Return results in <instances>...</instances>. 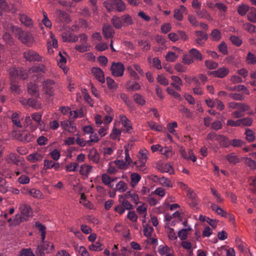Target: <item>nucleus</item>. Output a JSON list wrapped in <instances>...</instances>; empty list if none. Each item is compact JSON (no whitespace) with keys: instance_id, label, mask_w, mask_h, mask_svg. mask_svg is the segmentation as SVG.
Here are the masks:
<instances>
[{"instance_id":"nucleus-61","label":"nucleus","mask_w":256,"mask_h":256,"mask_svg":"<svg viewBox=\"0 0 256 256\" xmlns=\"http://www.w3.org/2000/svg\"><path fill=\"white\" fill-rule=\"evenodd\" d=\"M247 16L248 20L252 22H256V9L253 8L251 10Z\"/></svg>"},{"instance_id":"nucleus-46","label":"nucleus","mask_w":256,"mask_h":256,"mask_svg":"<svg viewBox=\"0 0 256 256\" xmlns=\"http://www.w3.org/2000/svg\"><path fill=\"white\" fill-rule=\"evenodd\" d=\"M26 220H27L26 219L24 218L21 214H17L16 215L12 224L14 225H17L20 224V222Z\"/></svg>"},{"instance_id":"nucleus-5","label":"nucleus","mask_w":256,"mask_h":256,"mask_svg":"<svg viewBox=\"0 0 256 256\" xmlns=\"http://www.w3.org/2000/svg\"><path fill=\"white\" fill-rule=\"evenodd\" d=\"M55 83L53 80L47 79L42 82V90L48 96L54 95Z\"/></svg>"},{"instance_id":"nucleus-19","label":"nucleus","mask_w":256,"mask_h":256,"mask_svg":"<svg viewBox=\"0 0 256 256\" xmlns=\"http://www.w3.org/2000/svg\"><path fill=\"white\" fill-rule=\"evenodd\" d=\"M102 32L106 38H111L114 34V31L112 27L110 24H104L102 28Z\"/></svg>"},{"instance_id":"nucleus-38","label":"nucleus","mask_w":256,"mask_h":256,"mask_svg":"<svg viewBox=\"0 0 256 256\" xmlns=\"http://www.w3.org/2000/svg\"><path fill=\"white\" fill-rule=\"evenodd\" d=\"M119 197V201L125 210H131L134 208V206L128 200H126V198H122L120 196Z\"/></svg>"},{"instance_id":"nucleus-47","label":"nucleus","mask_w":256,"mask_h":256,"mask_svg":"<svg viewBox=\"0 0 256 256\" xmlns=\"http://www.w3.org/2000/svg\"><path fill=\"white\" fill-rule=\"evenodd\" d=\"M148 152L146 150H140L138 157V160L146 162Z\"/></svg>"},{"instance_id":"nucleus-37","label":"nucleus","mask_w":256,"mask_h":256,"mask_svg":"<svg viewBox=\"0 0 256 256\" xmlns=\"http://www.w3.org/2000/svg\"><path fill=\"white\" fill-rule=\"evenodd\" d=\"M90 46L88 44H76L75 46V49L80 52H87L90 50Z\"/></svg>"},{"instance_id":"nucleus-30","label":"nucleus","mask_w":256,"mask_h":256,"mask_svg":"<svg viewBox=\"0 0 256 256\" xmlns=\"http://www.w3.org/2000/svg\"><path fill=\"white\" fill-rule=\"evenodd\" d=\"M35 226L38 228L39 232L41 233V239L42 241H44L46 238V226L39 222H36Z\"/></svg>"},{"instance_id":"nucleus-26","label":"nucleus","mask_w":256,"mask_h":256,"mask_svg":"<svg viewBox=\"0 0 256 256\" xmlns=\"http://www.w3.org/2000/svg\"><path fill=\"white\" fill-rule=\"evenodd\" d=\"M92 166L86 164H83L80 168V173L82 176H88L92 172Z\"/></svg>"},{"instance_id":"nucleus-52","label":"nucleus","mask_w":256,"mask_h":256,"mask_svg":"<svg viewBox=\"0 0 256 256\" xmlns=\"http://www.w3.org/2000/svg\"><path fill=\"white\" fill-rule=\"evenodd\" d=\"M32 118L40 126H42V114L39 112H35L32 114Z\"/></svg>"},{"instance_id":"nucleus-13","label":"nucleus","mask_w":256,"mask_h":256,"mask_svg":"<svg viewBox=\"0 0 256 256\" xmlns=\"http://www.w3.org/2000/svg\"><path fill=\"white\" fill-rule=\"evenodd\" d=\"M35 138L34 135L28 132H22L18 134V138L24 142H28L32 141Z\"/></svg>"},{"instance_id":"nucleus-40","label":"nucleus","mask_w":256,"mask_h":256,"mask_svg":"<svg viewBox=\"0 0 256 256\" xmlns=\"http://www.w3.org/2000/svg\"><path fill=\"white\" fill-rule=\"evenodd\" d=\"M27 194H29L32 197L37 198H41L42 196V194L40 191L35 188H32V190H28Z\"/></svg>"},{"instance_id":"nucleus-7","label":"nucleus","mask_w":256,"mask_h":256,"mask_svg":"<svg viewBox=\"0 0 256 256\" xmlns=\"http://www.w3.org/2000/svg\"><path fill=\"white\" fill-rule=\"evenodd\" d=\"M24 57L28 62H40L42 60V57L35 51L28 50L24 52Z\"/></svg>"},{"instance_id":"nucleus-41","label":"nucleus","mask_w":256,"mask_h":256,"mask_svg":"<svg viewBox=\"0 0 256 256\" xmlns=\"http://www.w3.org/2000/svg\"><path fill=\"white\" fill-rule=\"evenodd\" d=\"M244 162L246 166L250 170H255L256 169V162L253 160H252L250 158H244Z\"/></svg>"},{"instance_id":"nucleus-21","label":"nucleus","mask_w":256,"mask_h":256,"mask_svg":"<svg viewBox=\"0 0 256 256\" xmlns=\"http://www.w3.org/2000/svg\"><path fill=\"white\" fill-rule=\"evenodd\" d=\"M126 88L129 91H136L140 90L141 86L138 82L130 80L127 82Z\"/></svg>"},{"instance_id":"nucleus-16","label":"nucleus","mask_w":256,"mask_h":256,"mask_svg":"<svg viewBox=\"0 0 256 256\" xmlns=\"http://www.w3.org/2000/svg\"><path fill=\"white\" fill-rule=\"evenodd\" d=\"M53 168L56 171L60 170L59 162H54L52 160H44V169L45 170Z\"/></svg>"},{"instance_id":"nucleus-18","label":"nucleus","mask_w":256,"mask_h":256,"mask_svg":"<svg viewBox=\"0 0 256 256\" xmlns=\"http://www.w3.org/2000/svg\"><path fill=\"white\" fill-rule=\"evenodd\" d=\"M228 73V69L226 68L222 67L218 68L216 70L212 72L210 74L216 78H223L226 76Z\"/></svg>"},{"instance_id":"nucleus-25","label":"nucleus","mask_w":256,"mask_h":256,"mask_svg":"<svg viewBox=\"0 0 256 256\" xmlns=\"http://www.w3.org/2000/svg\"><path fill=\"white\" fill-rule=\"evenodd\" d=\"M42 156L39 153H32L28 155L27 160L31 162H36L41 161L42 159Z\"/></svg>"},{"instance_id":"nucleus-2","label":"nucleus","mask_w":256,"mask_h":256,"mask_svg":"<svg viewBox=\"0 0 256 256\" xmlns=\"http://www.w3.org/2000/svg\"><path fill=\"white\" fill-rule=\"evenodd\" d=\"M14 34L18 38L21 42L30 46L34 42V38L32 34L30 32L24 31L22 28L16 26L13 28Z\"/></svg>"},{"instance_id":"nucleus-50","label":"nucleus","mask_w":256,"mask_h":256,"mask_svg":"<svg viewBox=\"0 0 256 256\" xmlns=\"http://www.w3.org/2000/svg\"><path fill=\"white\" fill-rule=\"evenodd\" d=\"M106 80L108 86L110 90H116V89L117 84L113 79L110 77H107Z\"/></svg>"},{"instance_id":"nucleus-54","label":"nucleus","mask_w":256,"mask_h":256,"mask_svg":"<svg viewBox=\"0 0 256 256\" xmlns=\"http://www.w3.org/2000/svg\"><path fill=\"white\" fill-rule=\"evenodd\" d=\"M126 70L129 75L134 80H138L140 79V77L136 72L131 66H128Z\"/></svg>"},{"instance_id":"nucleus-14","label":"nucleus","mask_w":256,"mask_h":256,"mask_svg":"<svg viewBox=\"0 0 256 256\" xmlns=\"http://www.w3.org/2000/svg\"><path fill=\"white\" fill-rule=\"evenodd\" d=\"M42 242V244L38 247V250H39L40 254H42L45 250L48 253L54 250V246L51 242H45L44 240Z\"/></svg>"},{"instance_id":"nucleus-58","label":"nucleus","mask_w":256,"mask_h":256,"mask_svg":"<svg viewBox=\"0 0 256 256\" xmlns=\"http://www.w3.org/2000/svg\"><path fill=\"white\" fill-rule=\"evenodd\" d=\"M138 45L140 46H143L142 48L145 51L149 50L151 46V44L150 43L142 40H138Z\"/></svg>"},{"instance_id":"nucleus-57","label":"nucleus","mask_w":256,"mask_h":256,"mask_svg":"<svg viewBox=\"0 0 256 256\" xmlns=\"http://www.w3.org/2000/svg\"><path fill=\"white\" fill-rule=\"evenodd\" d=\"M34 72H44L46 70L45 66L42 64H40L38 66H34L30 70Z\"/></svg>"},{"instance_id":"nucleus-43","label":"nucleus","mask_w":256,"mask_h":256,"mask_svg":"<svg viewBox=\"0 0 256 256\" xmlns=\"http://www.w3.org/2000/svg\"><path fill=\"white\" fill-rule=\"evenodd\" d=\"M246 62L249 64H256V55L248 52L246 58Z\"/></svg>"},{"instance_id":"nucleus-56","label":"nucleus","mask_w":256,"mask_h":256,"mask_svg":"<svg viewBox=\"0 0 256 256\" xmlns=\"http://www.w3.org/2000/svg\"><path fill=\"white\" fill-rule=\"evenodd\" d=\"M178 58V55L172 52H169L165 57L166 60L170 62H174Z\"/></svg>"},{"instance_id":"nucleus-4","label":"nucleus","mask_w":256,"mask_h":256,"mask_svg":"<svg viewBox=\"0 0 256 256\" xmlns=\"http://www.w3.org/2000/svg\"><path fill=\"white\" fill-rule=\"evenodd\" d=\"M16 26H13L7 22L3 23V29L4 34L3 36L4 40L8 45L12 46L14 44V38L10 34V32L14 34L13 28Z\"/></svg>"},{"instance_id":"nucleus-17","label":"nucleus","mask_w":256,"mask_h":256,"mask_svg":"<svg viewBox=\"0 0 256 256\" xmlns=\"http://www.w3.org/2000/svg\"><path fill=\"white\" fill-rule=\"evenodd\" d=\"M19 20L21 23L28 28H32L33 21L30 18L24 14H19Z\"/></svg>"},{"instance_id":"nucleus-49","label":"nucleus","mask_w":256,"mask_h":256,"mask_svg":"<svg viewBox=\"0 0 256 256\" xmlns=\"http://www.w3.org/2000/svg\"><path fill=\"white\" fill-rule=\"evenodd\" d=\"M134 99L135 102L140 105L143 106L146 103L144 96L138 94H136L134 96Z\"/></svg>"},{"instance_id":"nucleus-1","label":"nucleus","mask_w":256,"mask_h":256,"mask_svg":"<svg viewBox=\"0 0 256 256\" xmlns=\"http://www.w3.org/2000/svg\"><path fill=\"white\" fill-rule=\"evenodd\" d=\"M10 78V88L13 92L20 93V89L16 80L18 79L26 80L28 78L26 70L21 68H12L9 70Z\"/></svg>"},{"instance_id":"nucleus-39","label":"nucleus","mask_w":256,"mask_h":256,"mask_svg":"<svg viewBox=\"0 0 256 256\" xmlns=\"http://www.w3.org/2000/svg\"><path fill=\"white\" fill-rule=\"evenodd\" d=\"M140 176L136 173H132L130 175L131 185L134 188L140 180Z\"/></svg>"},{"instance_id":"nucleus-32","label":"nucleus","mask_w":256,"mask_h":256,"mask_svg":"<svg viewBox=\"0 0 256 256\" xmlns=\"http://www.w3.org/2000/svg\"><path fill=\"white\" fill-rule=\"evenodd\" d=\"M111 22L116 28L120 29L123 26L121 17L114 16L112 18Z\"/></svg>"},{"instance_id":"nucleus-60","label":"nucleus","mask_w":256,"mask_h":256,"mask_svg":"<svg viewBox=\"0 0 256 256\" xmlns=\"http://www.w3.org/2000/svg\"><path fill=\"white\" fill-rule=\"evenodd\" d=\"M214 40L218 41L221 38V34L218 29H214L212 30L210 34Z\"/></svg>"},{"instance_id":"nucleus-53","label":"nucleus","mask_w":256,"mask_h":256,"mask_svg":"<svg viewBox=\"0 0 256 256\" xmlns=\"http://www.w3.org/2000/svg\"><path fill=\"white\" fill-rule=\"evenodd\" d=\"M249 10V7L246 4L240 5L238 8V12L240 16H244Z\"/></svg>"},{"instance_id":"nucleus-63","label":"nucleus","mask_w":256,"mask_h":256,"mask_svg":"<svg viewBox=\"0 0 256 256\" xmlns=\"http://www.w3.org/2000/svg\"><path fill=\"white\" fill-rule=\"evenodd\" d=\"M178 124L176 122H174L172 123H168L167 125V128L169 132L174 135L176 134V131L174 130L175 128H177Z\"/></svg>"},{"instance_id":"nucleus-31","label":"nucleus","mask_w":256,"mask_h":256,"mask_svg":"<svg viewBox=\"0 0 256 256\" xmlns=\"http://www.w3.org/2000/svg\"><path fill=\"white\" fill-rule=\"evenodd\" d=\"M13 124L18 128H22V124L20 121V115L16 112H14L11 116Z\"/></svg>"},{"instance_id":"nucleus-6","label":"nucleus","mask_w":256,"mask_h":256,"mask_svg":"<svg viewBox=\"0 0 256 256\" xmlns=\"http://www.w3.org/2000/svg\"><path fill=\"white\" fill-rule=\"evenodd\" d=\"M125 68L124 65L120 62H113L110 67L112 74L114 77H120L124 74Z\"/></svg>"},{"instance_id":"nucleus-45","label":"nucleus","mask_w":256,"mask_h":256,"mask_svg":"<svg viewBox=\"0 0 256 256\" xmlns=\"http://www.w3.org/2000/svg\"><path fill=\"white\" fill-rule=\"evenodd\" d=\"M246 138L248 142H253L255 140L254 132L250 129L246 128L245 132Z\"/></svg>"},{"instance_id":"nucleus-28","label":"nucleus","mask_w":256,"mask_h":256,"mask_svg":"<svg viewBox=\"0 0 256 256\" xmlns=\"http://www.w3.org/2000/svg\"><path fill=\"white\" fill-rule=\"evenodd\" d=\"M146 163L145 162L138 160L134 162V164L138 170L142 172L144 174H146L148 170L146 166Z\"/></svg>"},{"instance_id":"nucleus-20","label":"nucleus","mask_w":256,"mask_h":256,"mask_svg":"<svg viewBox=\"0 0 256 256\" xmlns=\"http://www.w3.org/2000/svg\"><path fill=\"white\" fill-rule=\"evenodd\" d=\"M120 120L122 126L126 128V132H129L132 130V124L130 120H129L124 114H120Z\"/></svg>"},{"instance_id":"nucleus-33","label":"nucleus","mask_w":256,"mask_h":256,"mask_svg":"<svg viewBox=\"0 0 256 256\" xmlns=\"http://www.w3.org/2000/svg\"><path fill=\"white\" fill-rule=\"evenodd\" d=\"M160 152L166 158L171 157L172 155V148L168 146L162 147V148H160Z\"/></svg>"},{"instance_id":"nucleus-12","label":"nucleus","mask_w":256,"mask_h":256,"mask_svg":"<svg viewBox=\"0 0 256 256\" xmlns=\"http://www.w3.org/2000/svg\"><path fill=\"white\" fill-rule=\"evenodd\" d=\"M91 72L95 78L98 82L102 84H104L105 82L104 73L100 68L98 67H93L92 68Z\"/></svg>"},{"instance_id":"nucleus-44","label":"nucleus","mask_w":256,"mask_h":256,"mask_svg":"<svg viewBox=\"0 0 256 256\" xmlns=\"http://www.w3.org/2000/svg\"><path fill=\"white\" fill-rule=\"evenodd\" d=\"M90 250L100 251L104 248V246L100 242H96L89 246Z\"/></svg>"},{"instance_id":"nucleus-59","label":"nucleus","mask_w":256,"mask_h":256,"mask_svg":"<svg viewBox=\"0 0 256 256\" xmlns=\"http://www.w3.org/2000/svg\"><path fill=\"white\" fill-rule=\"evenodd\" d=\"M166 90L169 94L173 96L174 98L180 100H182V98L178 92H176L174 89L170 87H168Z\"/></svg>"},{"instance_id":"nucleus-10","label":"nucleus","mask_w":256,"mask_h":256,"mask_svg":"<svg viewBox=\"0 0 256 256\" xmlns=\"http://www.w3.org/2000/svg\"><path fill=\"white\" fill-rule=\"evenodd\" d=\"M195 42L199 46H203L208 38L207 34L202 30H197L195 32Z\"/></svg>"},{"instance_id":"nucleus-22","label":"nucleus","mask_w":256,"mask_h":256,"mask_svg":"<svg viewBox=\"0 0 256 256\" xmlns=\"http://www.w3.org/2000/svg\"><path fill=\"white\" fill-rule=\"evenodd\" d=\"M122 198H131V200L134 202L136 204H138L139 201V198L138 195L134 192L128 191L126 192L124 195L120 196Z\"/></svg>"},{"instance_id":"nucleus-55","label":"nucleus","mask_w":256,"mask_h":256,"mask_svg":"<svg viewBox=\"0 0 256 256\" xmlns=\"http://www.w3.org/2000/svg\"><path fill=\"white\" fill-rule=\"evenodd\" d=\"M124 154H125V158H124L125 161H124V162L128 166L132 162V160L130 158V154H129L128 146H124Z\"/></svg>"},{"instance_id":"nucleus-23","label":"nucleus","mask_w":256,"mask_h":256,"mask_svg":"<svg viewBox=\"0 0 256 256\" xmlns=\"http://www.w3.org/2000/svg\"><path fill=\"white\" fill-rule=\"evenodd\" d=\"M88 157L90 160L92 161L94 163H98L99 162L100 154L95 148H92L90 150Z\"/></svg>"},{"instance_id":"nucleus-3","label":"nucleus","mask_w":256,"mask_h":256,"mask_svg":"<svg viewBox=\"0 0 256 256\" xmlns=\"http://www.w3.org/2000/svg\"><path fill=\"white\" fill-rule=\"evenodd\" d=\"M104 5L108 12H123L126 10V4L122 0H108L104 2Z\"/></svg>"},{"instance_id":"nucleus-62","label":"nucleus","mask_w":256,"mask_h":256,"mask_svg":"<svg viewBox=\"0 0 256 256\" xmlns=\"http://www.w3.org/2000/svg\"><path fill=\"white\" fill-rule=\"evenodd\" d=\"M211 192L215 198L216 202L218 203L222 202L223 201V198L221 196L219 192L214 188H210Z\"/></svg>"},{"instance_id":"nucleus-48","label":"nucleus","mask_w":256,"mask_h":256,"mask_svg":"<svg viewBox=\"0 0 256 256\" xmlns=\"http://www.w3.org/2000/svg\"><path fill=\"white\" fill-rule=\"evenodd\" d=\"M158 182L160 184L165 187L171 188L172 186V184L170 180L165 177H161L158 179Z\"/></svg>"},{"instance_id":"nucleus-36","label":"nucleus","mask_w":256,"mask_h":256,"mask_svg":"<svg viewBox=\"0 0 256 256\" xmlns=\"http://www.w3.org/2000/svg\"><path fill=\"white\" fill-rule=\"evenodd\" d=\"M9 188H11L8 187V186L6 182V180L3 178L2 177L0 178V192L2 193H6L8 190H9Z\"/></svg>"},{"instance_id":"nucleus-34","label":"nucleus","mask_w":256,"mask_h":256,"mask_svg":"<svg viewBox=\"0 0 256 256\" xmlns=\"http://www.w3.org/2000/svg\"><path fill=\"white\" fill-rule=\"evenodd\" d=\"M216 141L224 147H228L230 144V141L228 138L222 135H219L218 136Z\"/></svg>"},{"instance_id":"nucleus-9","label":"nucleus","mask_w":256,"mask_h":256,"mask_svg":"<svg viewBox=\"0 0 256 256\" xmlns=\"http://www.w3.org/2000/svg\"><path fill=\"white\" fill-rule=\"evenodd\" d=\"M232 113V116L234 118H240L244 116V112L248 110L250 106L246 104L242 103Z\"/></svg>"},{"instance_id":"nucleus-15","label":"nucleus","mask_w":256,"mask_h":256,"mask_svg":"<svg viewBox=\"0 0 256 256\" xmlns=\"http://www.w3.org/2000/svg\"><path fill=\"white\" fill-rule=\"evenodd\" d=\"M20 214L26 220H28L30 217L32 216V212L30 205L22 204L20 207Z\"/></svg>"},{"instance_id":"nucleus-27","label":"nucleus","mask_w":256,"mask_h":256,"mask_svg":"<svg viewBox=\"0 0 256 256\" xmlns=\"http://www.w3.org/2000/svg\"><path fill=\"white\" fill-rule=\"evenodd\" d=\"M189 54H191L193 60H202L203 56L199 50L196 48H192L189 50Z\"/></svg>"},{"instance_id":"nucleus-11","label":"nucleus","mask_w":256,"mask_h":256,"mask_svg":"<svg viewBox=\"0 0 256 256\" xmlns=\"http://www.w3.org/2000/svg\"><path fill=\"white\" fill-rule=\"evenodd\" d=\"M60 126L62 128L69 132L74 133L76 132V128L73 122L68 120H64L60 122Z\"/></svg>"},{"instance_id":"nucleus-8","label":"nucleus","mask_w":256,"mask_h":256,"mask_svg":"<svg viewBox=\"0 0 256 256\" xmlns=\"http://www.w3.org/2000/svg\"><path fill=\"white\" fill-rule=\"evenodd\" d=\"M0 16H2V11L6 12H10L15 14L18 11V9L14 4H8L6 0H0Z\"/></svg>"},{"instance_id":"nucleus-29","label":"nucleus","mask_w":256,"mask_h":256,"mask_svg":"<svg viewBox=\"0 0 256 256\" xmlns=\"http://www.w3.org/2000/svg\"><path fill=\"white\" fill-rule=\"evenodd\" d=\"M226 158L230 163L234 164L238 163L240 162L238 156L234 152L226 156Z\"/></svg>"},{"instance_id":"nucleus-64","label":"nucleus","mask_w":256,"mask_h":256,"mask_svg":"<svg viewBox=\"0 0 256 256\" xmlns=\"http://www.w3.org/2000/svg\"><path fill=\"white\" fill-rule=\"evenodd\" d=\"M167 234L170 240H174L177 239V236L174 232V228L168 227Z\"/></svg>"},{"instance_id":"nucleus-51","label":"nucleus","mask_w":256,"mask_h":256,"mask_svg":"<svg viewBox=\"0 0 256 256\" xmlns=\"http://www.w3.org/2000/svg\"><path fill=\"white\" fill-rule=\"evenodd\" d=\"M38 91V88L35 84L30 83L28 85V92L30 94H34Z\"/></svg>"},{"instance_id":"nucleus-35","label":"nucleus","mask_w":256,"mask_h":256,"mask_svg":"<svg viewBox=\"0 0 256 256\" xmlns=\"http://www.w3.org/2000/svg\"><path fill=\"white\" fill-rule=\"evenodd\" d=\"M122 24L124 26L132 25L133 24V20L132 16L128 14H126L121 16Z\"/></svg>"},{"instance_id":"nucleus-42","label":"nucleus","mask_w":256,"mask_h":256,"mask_svg":"<svg viewBox=\"0 0 256 256\" xmlns=\"http://www.w3.org/2000/svg\"><path fill=\"white\" fill-rule=\"evenodd\" d=\"M148 126L152 130L161 132L162 130V127L160 125L158 124L156 122L150 121L147 122Z\"/></svg>"},{"instance_id":"nucleus-24","label":"nucleus","mask_w":256,"mask_h":256,"mask_svg":"<svg viewBox=\"0 0 256 256\" xmlns=\"http://www.w3.org/2000/svg\"><path fill=\"white\" fill-rule=\"evenodd\" d=\"M192 230V228L190 226L188 228H184L180 231L178 233V236L181 240H185L188 238V232Z\"/></svg>"}]
</instances>
